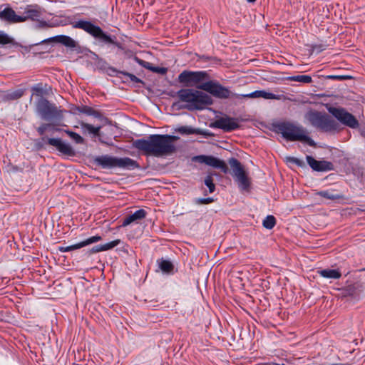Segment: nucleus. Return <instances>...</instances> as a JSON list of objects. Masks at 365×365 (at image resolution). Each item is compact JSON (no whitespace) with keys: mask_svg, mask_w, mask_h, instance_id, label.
<instances>
[{"mask_svg":"<svg viewBox=\"0 0 365 365\" xmlns=\"http://www.w3.org/2000/svg\"><path fill=\"white\" fill-rule=\"evenodd\" d=\"M286 160H298L297 158H294V157H287L286 158Z\"/></svg>","mask_w":365,"mask_h":365,"instance_id":"nucleus-48","label":"nucleus"},{"mask_svg":"<svg viewBox=\"0 0 365 365\" xmlns=\"http://www.w3.org/2000/svg\"><path fill=\"white\" fill-rule=\"evenodd\" d=\"M247 1L248 2H251V3L256 1V0H247Z\"/></svg>","mask_w":365,"mask_h":365,"instance_id":"nucleus-50","label":"nucleus"},{"mask_svg":"<svg viewBox=\"0 0 365 365\" xmlns=\"http://www.w3.org/2000/svg\"><path fill=\"white\" fill-rule=\"evenodd\" d=\"M123 76H128L130 80L133 82L139 83L141 82V80H140L138 77H136L135 75L125 72V71H120V72Z\"/></svg>","mask_w":365,"mask_h":365,"instance_id":"nucleus-43","label":"nucleus"},{"mask_svg":"<svg viewBox=\"0 0 365 365\" xmlns=\"http://www.w3.org/2000/svg\"><path fill=\"white\" fill-rule=\"evenodd\" d=\"M208 74L206 71H183L180 73L178 78L179 83L186 87H193L202 83V82L208 78Z\"/></svg>","mask_w":365,"mask_h":365,"instance_id":"nucleus-10","label":"nucleus"},{"mask_svg":"<svg viewBox=\"0 0 365 365\" xmlns=\"http://www.w3.org/2000/svg\"><path fill=\"white\" fill-rule=\"evenodd\" d=\"M317 195L329 200H335L338 198L336 196L331 194L329 190L319 191L317 192Z\"/></svg>","mask_w":365,"mask_h":365,"instance_id":"nucleus-37","label":"nucleus"},{"mask_svg":"<svg viewBox=\"0 0 365 365\" xmlns=\"http://www.w3.org/2000/svg\"><path fill=\"white\" fill-rule=\"evenodd\" d=\"M12 38L4 31H0V44L6 45L12 43Z\"/></svg>","mask_w":365,"mask_h":365,"instance_id":"nucleus-36","label":"nucleus"},{"mask_svg":"<svg viewBox=\"0 0 365 365\" xmlns=\"http://www.w3.org/2000/svg\"><path fill=\"white\" fill-rule=\"evenodd\" d=\"M318 272L322 277L328 279H339L341 277V273L339 269H322Z\"/></svg>","mask_w":365,"mask_h":365,"instance_id":"nucleus-23","label":"nucleus"},{"mask_svg":"<svg viewBox=\"0 0 365 365\" xmlns=\"http://www.w3.org/2000/svg\"><path fill=\"white\" fill-rule=\"evenodd\" d=\"M41 15L40 9L38 7L33 6H28L24 11V15L21 16L24 20L21 21V22H24L29 19L31 21H38V19L40 18Z\"/></svg>","mask_w":365,"mask_h":365,"instance_id":"nucleus-19","label":"nucleus"},{"mask_svg":"<svg viewBox=\"0 0 365 365\" xmlns=\"http://www.w3.org/2000/svg\"><path fill=\"white\" fill-rule=\"evenodd\" d=\"M328 111L342 124L349 128H356L359 126V122L356 118L344 108L329 107Z\"/></svg>","mask_w":365,"mask_h":365,"instance_id":"nucleus-11","label":"nucleus"},{"mask_svg":"<svg viewBox=\"0 0 365 365\" xmlns=\"http://www.w3.org/2000/svg\"><path fill=\"white\" fill-rule=\"evenodd\" d=\"M52 42L61 43L66 47L73 49L76 48L78 46L77 42L74 39L66 35H58L53 37H50L41 41L40 43H38V44ZM36 45H38V43H36Z\"/></svg>","mask_w":365,"mask_h":365,"instance_id":"nucleus-14","label":"nucleus"},{"mask_svg":"<svg viewBox=\"0 0 365 365\" xmlns=\"http://www.w3.org/2000/svg\"><path fill=\"white\" fill-rule=\"evenodd\" d=\"M51 27H53V26L46 21H38V24L35 26V28L37 29H42Z\"/></svg>","mask_w":365,"mask_h":365,"instance_id":"nucleus-40","label":"nucleus"},{"mask_svg":"<svg viewBox=\"0 0 365 365\" xmlns=\"http://www.w3.org/2000/svg\"><path fill=\"white\" fill-rule=\"evenodd\" d=\"M200 163H204L206 165H210L213 168L220 169L221 171L224 173H229L230 170L225 161H200Z\"/></svg>","mask_w":365,"mask_h":365,"instance_id":"nucleus-26","label":"nucleus"},{"mask_svg":"<svg viewBox=\"0 0 365 365\" xmlns=\"http://www.w3.org/2000/svg\"><path fill=\"white\" fill-rule=\"evenodd\" d=\"M288 167L292 168L294 166L306 167L308 164L310 168L317 172H326L334 170V165L331 161H286Z\"/></svg>","mask_w":365,"mask_h":365,"instance_id":"nucleus-12","label":"nucleus"},{"mask_svg":"<svg viewBox=\"0 0 365 365\" xmlns=\"http://www.w3.org/2000/svg\"><path fill=\"white\" fill-rule=\"evenodd\" d=\"M99 252H102L101 245H96V246L93 247L91 249L86 250L85 255H87L88 257H89V256L92 255L93 254H95V253H97Z\"/></svg>","mask_w":365,"mask_h":365,"instance_id":"nucleus-39","label":"nucleus"},{"mask_svg":"<svg viewBox=\"0 0 365 365\" xmlns=\"http://www.w3.org/2000/svg\"><path fill=\"white\" fill-rule=\"evenodd\" d=\"M101 240H102L101 236L95 235V236H92L85 240H83L78 243H76V244H74V245H72L70 246H66V247L59 246L58 247V250L61 252H70V251L81 249V248L86 247L87 245H89L91 244L96 243Z\"/></svg>","mask_w":365,"mask_h":365,"instance_id":"nucleus-15","label":"nucleus"},{"mask_svg":"<svg viewBox=\"0 0 365 365\" xmlns=\"http://www.w3.org/2000/svg\"><path fill=\"white\" fill-rule=\"evenodd\" d=\"M192 160H219L217 158L212 156H206V155H197L192 158Z\"/></svg>","mask_w":365,"mask_h":365,"instance_id":"nucleus-45","label":"nucleus"},{"mask_svg":"<svg viewBox=\"0 0 365 365\" xmlns=\"http://www.w3.org/2000/svg\"><path fill=\"white\" fill-rule=\"evenodd\" d=\"M120 243H121V240L120 239H116V240L109 242L108 243L101 245V250L103 252V251H107L109 250H112L115 247L119 245Z\"/></svg>","mask_w":365,"mask_h":365,"instance_id":"nucleus-32","label":"nucleus"},{"mask_svg":"<svg viewBox=\"0 0 365 365\" xmlns=\"http://www.w3.org/2000/svg\"><path fill=\"white\" fill-rule=\"evenodd\" d=\"M215 175L216 174L213 173H209V174L206 176L204 180V183L208 187L210 193H212L215 190V185L213 182L212 178V176Z\"/></svg>","mask_w":365,"mask_h":365,"instance_id":"nucleus-29","label":"nucleus"},{"mask_svg":"<svg viewBox=\"0 0 365 365\" xmlns=\"http://www.w3.org/2000/svg\"><path fill=\"white\" fill-rule=\"evenodd\" d=\"M179 99L187 103L186 108L190 110H202L212 105V98L205 93L191 88H183L178 91Z\"/></svg>","mask_w":365,"mask_h":365,"instance_id":"nucleus-4","label":"nucleus"},{"mask_svg":"<svg viewBox=\"0 0 365 365\" xmlns=\"http://www.w3.org/2000/svg\"><path fill=\"white\" fill-rule=\"evenodd\" d=\"M135 60L140 65L142 66L143 67L148 69V70H151L152 68V63H150V62H148V61H143L142 59H140L137 57L135 58Z\"/></svg>","mask_w":365,"mask_h":365,"instance_id":"nucleus-41","label":"nucleus"},{"mask_svg":"<svg viewBox=\"0 0 365 365\" xmlns=\"http://www.w3.org/2000/svg\"><path fill=\"white\" fill-rule=\"evenodd\" d=\"M180 138L168 134H153L146 138L133 141V145L145 156L154 158H165L176 153L175 142Z\"/></svg>","mask_w":365,"mask_h":365,"instance_id":"nucleus-1","label":"nucleus"},{"mask_svg":"<svg viewBox=\"0 0 365 365\" xmlns=\"http://www.w3.org/2000/svg\"><path fill=\"white\" fill-rule=\"evenodd\" d=\"M329 78L331 79H345L346 77L344 76H329Z\"/></svg>","mask_w":365,"mask_h":365,"instance_id":"nucleus-47","label":"nucleus"},{"mask_svg":"<svg viewBox=\"0 0 365 365\" xmlns=\"http://www.w3.org/2000/svg\"><path fill=\"white\" fill-rule=\"evenodd\" d=\"M95 160H128L130 159L128 158H112V157H109V156H105L103 158H96Z\"/></svg>","mask_w":365,"mask_h":365,"instance_id":"nucleus-46","label":"nucleus"},{"mask_svg":"<svg viewBox=\"0 0 365 365\" xmlns=\"http://www.w3.org/2000/svg\"><path fill=\"white\" fill-rule=\"evenodd\" d=\"M289 81H297L304 83H309L312 81V77L307 75L293 76L288 78Z\"/></svg>","mask_w":365,"mask_h":365,"instance_id":"nucleus-30","label":"nucleus"},{"mask_svg":"<svg viewBox=\"0 0 365 365\" xmlns=\"http://www.w3.org/2000/svg\"><path fill=\"white\" fill-rule=\"evenodd\" d=\"M150 71L161 75H165L168 71V68L165 67H158L153 66Z\"/></svg>","mask_w":365,"mask_h":365,"instance_id":"nucleus-42","label":"nucleus"},{"mask_svg":"<svg viewBox=\"0 0 365 365\" xmlns=\"http://www.w3.org/2000/svg\"><path fill=\"white\" fill-rule=\"evenodd\" d=\"M68 136L76 143L81 144L83 143V138L78 133L73 131H66Z\"/></svg>","mask_w":365,"mask_h":365,"instance_id":"nucleus-35","label":"nucleus"},{"mask_svg":"<svg viewBox=\"0 0 365 365\" xmlns=\"http://www.w3.org/2000/svg\"><path fill=\"white\" fill-rule=\"evenodd\" d=\"M36 113L42 119L46 120L63 119V110L51 103L44 98H39L36 102Z\"/></svg>","mask_w":365,"mask_h":365,"instance_id":"nucleus-7","label":"nucleus"},{"mask_svg":"<svg viewBox=\"0 0 365 365\" xmlns=\"http://www.w3.org/2000/svg\"><path fill=\"white\" fill-rule=\"evenodd\" d=\"M214 202V199L212 197H207V198H196L195 200V202L198 205H207Z\"/></svg>","mask_w":365,"mask_h":365,"instance_id":"nucleus-38","label":"nucleus"},{"mask_svg":"<svg viewBox=\"0 0 365 365\" xmlns=\"http://www.w3.org/2000/svg\"><path fill=\"white\" fill-rule=\"evenodd\" d=\"M147 212L143 209L136 210L134 213L124 218L121 226L126 227L133 222L142 220L145 217Z\"/></svg>","mask_w":365,"mask_h":365,"instance_id":"nucleus-20","label":"nucleus"},{"mask_svg":"<svg viewBox=\"0 0 365 365\" xmlns=\"http://www.w3.org/2000/svg\"><path fill=\"white\" fill-rule=\"evenodd\" d=\"M306 160H314V158L312 156H309V155H307L306 157Z\"/></svg>","mask_w":365,"mask_h":365,"instance_id":"nucleus-49","label":"nucleus"},{"mask_svg":"<svg viewBox=\"0 0 365 365\" xmlns=\"http://www.w3.org/2000/svg\"><path fill=\"white\" fill-rule=\"evenodd\" d=\"M361 211L365 212V208L361 209Z\"/></svg>","mask_w":365,"mask_h":365,"instance_id":"nucleus-52","label":"nucleus"},{"mask_svg":"<svg viewBox=\"0 0 365 365\" xmlns=\"http://www.w3.org/2000/svg\"><path fill=\"white\" fill-rule=\"evenodd\" d=\"M262 98L264 99H271V100H281L284 98L283 95H277L272 93L267 92L266 91H255L250 93L247 94H240V98Z\"/></svg>","mask_w":365,"mask_h":365,"instance_id":"nucleus-16","label":"nucleus"},{"mask_svg":"<svg viewBox=\"0 0 365 365\" xmlns=\"http://www.w3.org/2000/svg\"><path fill=\"white\" fill-rule=\"evenodd\" d=\"M231 172L235 181L237 183L238 187L243 191H250L251 187V178L248 172L240 161H229Z\"/></svg>","mask_w":365,"mask_h":365,"instance_id":"nucleus-9","label":"nucleus"},{"mask_svg":"<svg viewBox=\"0 0 365 365\" xmlns=\"http://www.w3.org/2000/svg\"><path fill=\"white\" fill-rule=\"evenodd\" d=\"M0 19L11 24L20 23L24 20L20 15H17L10 7H6L2 11H0Z\"/></svg>","mask_w":365,"mask_h":365,"instance_id":"nucleus-17","label":"nucleus"},{"mask_svg":"<svg viewBox=\"0 0 365 365\" xmlns=\"http://www.w3.org/2000/svg\"><path fill=\"white\" fill-rule=\"evenodd\" d=\"M197 88L205 91L215 98L220 99H227L230 98H240V94L232 93L227 88L215 81L204 82L198 85Z\"/></svg>","mask_w":365,"mask_h":365,"instance_id":"nucleus-8","label":"nucleus"},{"mask_svg":"<svg viewBox=\"0 0 365 365\" xmlns=\"http://www.w3.org/2000/svg\"><path fill=\"white\" fill-rule=\"evenodd\" d=\"M31 91L33 92V95L41 96V98H43L42 96L45 93L42 83H38L34 86L31 88Z\"/></svg>","mask_w":365,"mask_h":365,"instance_id":"nucleus-34","label":"nucleus"},{"mask_svg":"<svg viewBox=\"0 0 365 365\" xmlns=\"http://www.w3.org/2000/svg\"><path fill=\"white\" fill-rule=\"evenodd\" d=\"M274 130L288 141H300L310 146L315 145L314 141L307 135V130L302 125L289 122H282L275 124Z\"/></svg>","mask_w":365,"mask_h":365,"instance_id":"nucleus-3","label":"nucleus"},{"mask_svg":"<svg viewBox=\"0 0 365 365\" xmlns=\"http://www.w3.org/2000/svg\"><path fill=\"white\" fill-rule=\"evenodd\" d=\"M228 160H235V158H233V157H231V158H230Z\"/></svg>","mask_w":365,"mask_h":365,"instance_id":"nucleus-51","label":"nucleus"},{"mask_svg":"<svg viewBox=\"0 0 365 365\" xmlns=\"http://www.w3.org/2000/svg\"><path fill=\"white\" fill-rule=\"evenodd\" d=\"M214 126L229 132L237 129L240 125L237 118L225 116L216 120L214 123Z\"/></svg>","mask_w":365,"mask_h":365,"instance_id":"nucleus-13","label":"nucleus"},{"mask_svg":"<svg viewBox=\"0 0 365 365\" xmlns=\"http://www.w3.org/2000/svg\"><path fill=\"white\" fill-rule=\"evenodd\" d=\"M343 297H356L359 294L358 286L354 284H349L342 289L341 292Z\"/></svg>","mask_w":365,"mask_h":365,"instance_id":"nucleus-22","label":"nucleus"},{"mask_svg":"<svg viewBox=\"0 0 365 365\" xmlns=\"http://www.w3.org/2000/svg\"><path fill=\"white\" fill-rule=\"evenodd\" d=\"M175 131L182 135L202 134L200 129L193 128L190 126H180L175 128Z\"/></svg>","mask_w":365,"mask_h":365,"instance_id":"nucleus-27","label":"nucleus"},{"mask_svg":"<svg viewBox=\"0 0 365 365\" xmlns=\"http://www.w3.org/2000/svg\"><path fill=\"white\" fill-rule=\"evenodd\" d=\"M51 124H46V123H43L42 124L41 126H39L38 128H37V131L38 133H39V135H42L45 133V132L46 131V130L51 126Z\"/></svg>","mask_w":365,"mask_h":365,"instance_id":"nucleus-44","label":"nucleus"},{"mask_svg":"<svg viewBox=\"0 0 365 365\" xmlns=\"http://www.w3.org/2000/svg\"><path fill=\"white\" fill-rule=\"evenodd\" d=\"M73 27L83 30L101 43L108 45L111 44L119 49H123L122 44L116 41L115 36L107 34L100 26L93 24L91 21L79 20L73 24Z\"/></svg>","mask_w":365,"mask_h":365,"instance_id":"nucleus-5","label":"nucleus"},{"mask_svg":"<svg viewBox=\"0 0 365 365\" xmlns=\"http://www.w3.org/2000/svg\"><path fill=\"white\" fill-rule=\"evenodd\" d=\"M80 112L86 113L88 115H93V116H94L96 118H101V115L99 112H98V111L93 110L92 108L88 107V106H83V108H81V110H80Z\"/></svg>","mask_w":365,"mask_h":365,"instance_id":"nucleus-33","label":"nucleus"},{"mask_svg":"<svg viewBox=\"0 0 365 365\" xmlns=\"http://www.w3.org/2000/svg\"><path fill=\"white\" fill-rule=\"evenodd\" d=\"M276 225V219L273 215H267L263 220L262 225L268 230L272 229Z\"/></svg>","mask_w":365,"mask_h":365,"instance_id":"nucleus-31","label":"nucleus"},{"mask_svg":"<svg viewBox=\"0 0 365 365\" xmlns=\"http://www.w3.org/2000/svg\"><path fill=\"white\" fill-rule=\"evenodd\" d=\"M305 118L314 128L324 132H334L339 130V123L325 113L309 110L305 114Z\"/></svg>","mask_w":365,"mask_h":365,"instance_id":"nucleus-6","label":"nucleus"},{"mask_svg":"<svg viewBox=\"0 0 365 365\" xmlns=\"http://www.w3.org/2000/svg\"><path fill=\"white\" fill-rule=\"evenodd\" d=\"M81 128L83 129V130L84 131V133H88L94 136L99 135V132L101 128V126L95 127L89 123H83V122L81 123Z\"/></svg>","mask_w":365,"mask_h":365,"instance_id":"nucleus-25","label":"nucleus"},{"mask_svg":"<svg viewBox=\"0 0 365 365\" xmlns=\"http://www.w3.org/2000/svg\"><path fill=\"white\" fill-rule=\"evenodd\" d=\"M157 264L163 273L167 274H174L175 266L171 261L161 258L157 260Z\"/></svg>","mask_w":365,"mask_h":365,"instance_id":"nucleus-21","label":"nucleus"},{"mask_svg":"<svg viewBox=\"0 0 365 365\" xmlns=\"http://www.w3.org/2000/svg\"><path fill=\"white\" fill-rule=\"evenodd\" d=\"M88 165L93 167L96 170H102L107 173L120 174L122 170H133L138 168L145 173H166L168 166L173 163L160 164L158 161H142L140 164L138 161H88Z\"/></svg>","mask_w":365,"mask_h":365,"instance_id":"nucleus-2","label":"nucleus"},{"mask_svg":"<svg viewBox=\"0 0 365 365\" xmlns=\"http://www.w3.org/2000/svg\"><path fill=\"white\" fill-rule=\"evenodd\" d=\"M24 91L23 89H18L13 91H7L2 97L3 101H9L19 99L23 96Z\"/></svg>","mask_w":365,"mask_h":365,"instance_id":"nucleus-24","label":"nucleus"},{"mask_svg":"<svg viewBox=\"0 0 365 365\" xmlns=\"http://www.w3.org/2000/svg\"><path fill=\"white\" fill-rule=\"evenodd\" d=\"M3 169H5L9 173H15L22 170V168L14 165L11 161H3Z\"/></svg>","mask_w":365,"mask_h":365,"instance_id":"nucleus-28","label":"nucleus"},{"mask_svg":"<svg viewBox=\"0 0 365 365\" xmlns=\"http://www.w3.org/2000/svg\"><path fill=\"white\" fill-rule=\"evenodd\" d=\"M49 143L51 145L56 146L58 150L62 153L63 154L69 156H73L75 154V151L72 148L71 145L62 141L61 139L51 138L49 140Z\"/></svg>","mask_w":365,"mask_h":365,"instance_id":"nucleus-18","label":"nucleus"}]
</instances>
